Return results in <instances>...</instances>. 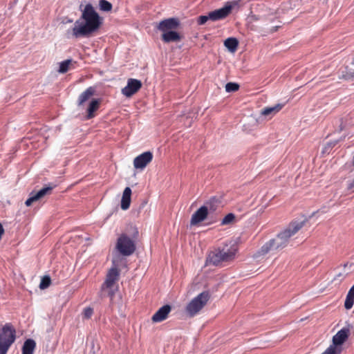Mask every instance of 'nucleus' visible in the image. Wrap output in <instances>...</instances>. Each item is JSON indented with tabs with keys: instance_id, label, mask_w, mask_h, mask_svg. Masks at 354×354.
I'll return each instance as SVG.
<instances>
[{
	"instance_id": "obj_1",
	"label": "nucleus",
	"mask_w": 354,
	"mask_h": 354,
	"mask_svg": "<svg viewBox=\"0 0 354 354\" xmlns=\"http://www.w3.org/2000/svg\"><path fill=\"white\" fill-rule=\"evenodd\" d=\"M102 24V19L91 3L85 6L80 19L77 20L72 29L75 38L87 37L96 32Z\"/></svg>"
},
{
	"instance_id": "obj_2",
	"label": "nucleus",
	"mask_w": 354,
	"mask_h": 354,
	"mask_svg": "<svg viewBox=\"0 0 354 354\" xmlns=\"http://www.w3.org/2000/svg\"><path fill=\"white\" fill-rule=\"evenodd\" d=\"M307 219L302 221H293L290 223L288 227L279 233L276 237L270 239L253 254L254 259H258L261 256H265L270 251L281 250L286 248L288 243L289 239L295 234L305 224Z\"/></svg>"
},
{
	"instance_id": "obj_3",
	"label": "nucleus",
	"mask_w": 354,
	"mask_h": 354,
	"mask_svg": "<svg viewBox=\"0 0 354 354\" xmlns=\"http://www.w3.org/2000/svg\"><path fill=\"white\" fill-rule=\"evenodd\" d=\"M237 250L238 246L236 243L231 241L222 248L211 252L207 259V263L213 266H218L222 262L232 261L234 259Z\"/></svg>"
},
{
	"instance_id": "obj_4",
	"label": "nucleus",
	"mask_w": 354,
	"mask_h": 354,
	"mask_svg": "<svg viewBox=\"0 0 354 354\" xmlns=\"http://www.w3.org/2000/svg\"><path fill=\"white\" fill-rule=\"evenodd\" d=\"M132 233L130 236L122 234L117 240L115 248L123 256L128 257L134 253L136 250V242L138 237V230L136 227L130 226Z\"/></svg>"
},
{
	"instance_id": "obj_5",
	"label": "nucleus",
	"mask_w": 354,
	"mask_h": 354,
	"mask_svg": "<svg viewBox=\"0 0 354 354\" xmlns=\"http://www.w3.org/2000/svg\"><path fill=\"white\" fill-rule=\"evenodd\" d=\"M16 337V329L11 323H6L0 328V354L7 353Z\"/></svg>"
},
{
	"instance_id": "obj_6",
	"label": "nucleus",
	"mask_w": 354,
	"mask_h": 354,
	"mask_svg": "<svg viewBox=\"0 0 354 354\" xmlns=\"http://www.w3.org/2000/svg\"><path fill=\"white\" fill-rule=\"evenodd\" d=\"M209 299L210 294L208 291L200 293L187 305L185 308L187 315L190 317L195 316L207 304Z\"/></svg>"
},
{
	"instance_id": "obj_7",
	"label": "nucleus",
	"mask_w": 354,
	"mask_h": 354,
	"mask_svg": "<svg viewBox=\"0 0 354 354\" xmlns=\"http://www.w3.org/2000/svg\"><path fill=\"white\" fill-rule=\"evenodd\" d=\"M352 326L349 324L339 330L332 339V344L329 346L337 354H341L343 351L342 345L348 339Z\"/></svg>"
},
{
	"instance_id": "obj_8",
	"label": "nucleus",
	"mask_w": 354,
	"mask_h": 354,
	"mask_svg": "<svg viewBox=\"0 0 354 354\" xmlns=\"http://www.w3.org/2000/svg\"><path fill=\"white\" fill-rule=\"evenodd\" d=\"M119 275L120 272L118 269L115 267L111 268L109 270L106 275V280L102 286V291H105V288L111 289L113 286L115 282L118 280ZM113 295L114 292L112 290H108V295L111 297V298L113 297Z\"/></svg>"
},
{
	"instance_id": "obj_9",
	"label": "nucleus",
	"mask_w": 354,
	"mask_h": 354,
	"mask_svg": "<svg viewBox=\"0 0 354 354\" xmlns=\"http://www.w3.org/2000/svg\"><path fill=\"white\" fill-rule=\"evenodd\" d=\"M207 218L212 219V221L209 222V223H212L214 221L213 220V216H209L208 212H207V207L201 206L192 214L190 220V225H198L200 223Z\"/></svg>"
},
{
	"instance_id": "obj_10",
	"label": "nucleus",
	"mask_w": 354,
	"mask_h": 354,
	"mask_svg": "<svg viewBox=\"0 0 354 354\" xmlns=\"http://www.w3.org/2000/svg\"><path fill=\"white\" fill-rule=\"evenodd\" d=\"M142 84L140 80L129 78L127 86L122 89V93L124 96L130 97L136 93L142 88Z\"/></svg>"
},
{
	"instance_id": "obj_11",
	"label": "nucleus",
	"mask_w": 354,
	"mask_h": 354,
	"mask_svg": "<svg viewBox=\"0 0 354 354\" xmlns=\"http://www.w3.org/2000/svg\"><path fill=\"white\" fill-rule=\"evenodd\" d=\"M153 153L151 151H145L136 157L133 160V166L136 169L142 170L151 162Z\"/></svg>"
},
{
	"instance_id": "obj_12",
	"label": "nucleus",
	"mask_w": 354,
	"mask_h": 354,
	"mask_svg": "<svg viewBox=\"0 0 354 354\" xmlns=\"http://www.w3.org/2000/svg\"><path fill=\"white\" fill-rule=\"evenodd\" d=\"M232 9V6L231 5H226L223 8L212 11L209 12V20L216 21L225 19L231 12Z\"/></svg>"
},
{
	"instance_id": "obj_13",
	"label": "nucleus",
	"mask_w": 354,
	"mask_h": 354,
	"mask_svg": "<svg viewBox=\"0 0 354 354\" xmlns=\"http://www.w3.org/2000/svg\"><path fill=\"white\" fill-rule=\"evenodd\" d=\"M180 24L179 19L177 18H169L161 21L157 26V28L163 32L170 31L176 29Z\"/></svg>"
},
{
	"instance_id": "obj_14",
	"label": "nucleus",
	"mask_w": 354,
	"mask_h": 354,
	"mask_svg": "<svg viewBox=\"0 0 354 354\" xmlns=\"http://www.w3.org/2000/svg\"><path fill=\"white\" fill-rule=\"evenodd\" d=\"M171 310V306L166 304L160 308L152 316L151 321L153 323L161 322L165 320Z\"/></svg>"
},
{
	"instance_id": "obj_15",
	"label": "nucleus",
	"mask_w": 354,
	"mask_h": 354,
	"mask_svg": "<svg viewBox=\"0 0 354 354\" xmlns=\"http://www.w3.org/2000/svg\"><path fill=\"white\" fill-rule=\"evenodd\" d=\"M221 204V199L220 198L212 196L208 201H207L203 206L207 207V212H208L209 216H213L212 214L216 212L217 209L220 207Z\"/></svg>"
},
{
	"instance_id": "obj_16",
	"label": "nucleus",
	"mask_w": 354,
	"mask_h": 354,
	"mask_svg": "<svg viewBox=\"0 0 354 354\" xmlns=\"http://www.w3.org/2000/svg\"><path fill=\"white\" fill-rule=\"evenodd\" d=\"M101 102L100 99H93L87 108V119H91L95 117V112L99 109Z\"/></svg>"
},
{
	"instance_id": "obj_17",
	"label": "nucleus",
	"mask_w": 354,
	"mask_h": 354,
	"mask_svg": "<svg viewBox=\"0 0 354 354\" xmlns=\"http://www.w3.org/2000/svg\"><path fill=\"white\" fill-rule=\"evenodd\" d=\"M162 39L165 43L179 41L181 39L180 34L176 31L170 30L163 32Z\"/></svg>"
},
{
	"instance_id": "obj_18",
	"label": "nucleus",
	"mask_w": 354,
	"mask_h": 354,
	"mask_svg": "<svg viewBox=\"0 0 354 354\" xmlns=\"http://www.w3.org/2000/svg\"><path fill=\"white\" fill-rule=\"evenodd\" d=\"M131 189L130 187H127L123 192L121 200V208L123 210H126L129 207L131 203Z\"/></svg>"
},
{
	"instance_id": "obj_19",
	"label": "nucleus",
	"mask_w": 354,
	"mask_h": 354,
	"mask_svg": "<svg viewBox=\"0 0 354 354\" xmlns=\"http://www.w3.org/2000/svg\"><path fill=\"white\" fill-rule=\"evenodd\" d=\"M284 106V104H277L274 106L266 107L261 111V114L264 116H273L278 113Z\"/></svg>"
},
{
	"instance_id": "obj_20",
	"label": "nucleus",
	"mask_w": 354,
	"mask_h": 354,
	"mask_svg": "<svg viewBox=\"0 0 354 354\" xmlns=\"http://www.w3.org/2000/svg\"><path fill=\"white\" fill-rule=\"evenodd\" d=\"M56 187L55 185L49 184L48 185H46L44 187L41 189L37 193L33 192V195L35 196L37 201L42 198L46 195H50L52 193L53 189Z\"/></svg>"
},
{
	"instance_id": "obj_21",
	"label": "nucleus",
	"mask_w": 354,
	"mask_h": 354,
	"mask_svg": "<svg viewBox=\"0 0 354 354\" xmlns=\"http://www.w3.org/2000/svg\"><path fill=\"white\" fill-rule=\"evenodd\" d=\"M95 88L92 86L88 87L86 91H84L78 98V106L82 105L85 102H86L91 96H93L95 93Z\"/></svg>"
},
{
	"instance_id": "obj_22",
	"label": "nucleus",
	"mask_w": 354,
	"mask_h": 354,
	"mask_svg": "<svg viewBox=\"0 0 354 354\" xmlns=\"http://www.w3.org/2000/svg\"><path fill=\"white\" fill-rule=\"evenodd\" d=\"M35 346L36 344L33 339H26L22 346V354H33Z\"/></svg>"
},
{
	"instance_id": "obj_23",
	"label": "nucleus",
	"mask_w": 354,
	"mask_h": 354,
	"mask_svg": "<svg viewBox=\"0 0 354 354\" xmlns=\"http://www.w3.org/2000/svg\"><path fill=\"white\" fill-rule=\"evenodd\" d=\"M224 45L229 51L234 53L238 48L239 41L236 38L229 37L225 40Z\"/></svg>"
},
{
	"instance_id": "obj_24",
	"label": "nucleus",
	"mask_w": 354,
	"mask_h": 354,
	"mask_svg": "<svg viewBox=\"0 0 354 354\" xmlns=\"http://www.w3.org/2000/svg\"><path fill=\"white\" fill-rule=\"evenodd\" d=\"M353 303H354V295L348 292L346 295V300L344 302L345 308L347 310L351 309L353 306Z\"/></svg>"
},
{
	"instance_id": "obj_25",
	"label": "nucleus",
	"mask_w": 354,
	"mask_h": 354,
	"mask_svg": "<svg viewBox=\"0 0 354 354\" xmlns=\"http://www.w3.org/2000/svg\"><path fill=\"white\" fill-rule=\"evenodd\" d=\"M100 9L102 11L109 12L112 9V4L106 0H100Z\"/></svg>"
},
{
	"instance_id": "obj_26",
	"label": "nucleus",
	"mask_w": 354,
	"mask_h": 354,
	"mask_svg": "<svg viewBox=\"0 0 354 354\" xmlns=\"http://www.w3.org/2000/svg\"><path fill=\"white\" fill-rule=\"evenodd\" d=\"M348 274V273L346 272L345 271L343 272H339L334 277L332 282L335 283L336 284H339L346 279Z\"/></svg>"
},
{
	"instance_id": "obj_27",
	"label": "nucleus",
	"mask_w": 354,
	"mask_h": 354,
	"mask_svg": "<svg viewBox=\"0 0 354 354\" xmlns=\"http://www.w3.org/2000/svg\"><path fill=\"white\" fill-rule=\"evenodd\" d=\"M72 62L71 59H66L64 62H62L59 64V68L58 72L59 73H65L68 71L69 65Z\"/></svg>"
},
{
	"instance_id": "obj_28",
	"label": "nucleus",
	"mask_w": 354,
	"mask_h": 354,
	"mask_svg": "<svg viewBox=\"0 0 354 354\" xmlns=\"http://www.w3.org/2000/svg\"><path fill=\"white\" fill-rule=\"evenodd\" d=\"M51 279L49 276H44L41 278V282L39 284V288L41 290L46 289L48 288L50 285Z\"/></svg>"
},
{
	"instance_id": "obj_29",
	"label": "nucleus",
	"mask_w": 354,
	"mask_h": 354,
	"mask_svg": "<svg viewBox=\"0 0 354 354\" xmlns=\"http://www.w3.org/2000/svg\"><path fill=\"white\" fill-rule=\"evenodd\" d=\"M240 86L235 82H228L225 85V91L228 93L235 92L239 90Z\"/></svg>"
},
{
	"instance_id": "obj_30",
	"label": "nucleus",
	"mask_w": 354,
	"mask_h": 354,
	"mask_svg": "<svg viewBox=\"0 0 354 354\" xmlns=\"http://www.w3.org/2000/svg\"><path fill=\"white\" fill-rule=\"evenodd\" d=\"M235 220V215L232 213L227 214L222 220L221 225H228L233 223Z\"/></svg>"
},
{
	"instance_id": "obj_31",
	"label": "nucleus",
	"mask_w": 354,
	"mask_h": 354,
	"mask_svg": "<svg viewBox=\"0 0 354 354\" xmlns=\"http://www.w3.org/2000/svg\"><path fill=\"white\" fill-rule=\"evenodd\" d=\"M93 313V309L91 307L84 308L82 315L84 319H90Z\"/></svg>"
},
{
	"instance_id": "obj_32",
	"label": "nucleus",
	"mask_w": 354,
	"mask_h": 354,
	"mask_svg": "<svg viewBox=\"0 0 354 354\" xmlns=\"http://www.w3.org/2000/svg\"><path fill=\"white\" fill-rule=\"evenodd\" d=\"M208 20H209V14L207 15H201L198 17L197 23L198 25H203Z\"/></svg>"
},
{
	"instance_id": "obj_33",
	"label": "nucleus",
	"mask_w": 354,
	"mask_h": 354,
	"mask_svg": "<svg viewBox=\"0 0 354 354\" xmlns=\"http://www.w3.org/2000/svg\"><path fill=\"white\" fill-rule=\"evenodd\" d=\"M37 201L33 195V192H31L30 194V197L26 201L25 204L26 206H30L32 203Z\"/></svg>"
},
{
	"instance_id": "obj_34",
	"label": "nucleus",
	"mask_w": 354,
	"mask_h": 354,
	"mask_svg": "<svg viewBox=\"0 0 354 354\" xmlns=\"http://www.w3.org/2000/svg\"><path fill=\"white\" fill-rule=\"evenodd\" d=\"M353 189H354V178L351 181L348 182V185H347V189L348 191L353 192Z\"/></svg>"
},
{
	"instance_id": "obj_35",
	"label": "nucleus",
	"mask_w": 354,
	"mask_h": 354,
	"mask_svg": "<svg viewBox=\"0 0 354 354\" xmlns=\"http://www.w3.org/2000/svg\"><path fill=\"white\" fill-rule=\"evenodd\" d=\"M338 141L339 140H334V141L328 142L326 144V148H332V147H335L338 143Z\"/></svg>"
},
{
	"instance_id": "obj_36",
	"label": "nucleus",
	"mask_w": 354,
	"mask_h": 354,
	"mask_svg": "<svg viewBox=\"0 0 354 354\" xmlns=\"http://www.w3.org/2000/svg\"><path fill=\"white\" fill-rule=\"evenodd\" d=\"M322 354H337L335 351H333L331 348L328 347L324 353Z\"/></svg>"
},
{
	"instance_id": "obj_37",
	"label": "nucleus",
	"mask_w": 354,
	"mask_h": 354,
	"mask_svg": "<svg viewBox=\"0 0 354 354\" xmlns=\"http://www.w3.org/2000/svg\"><path fill=\"white\" fill-rule=\"evenodd\" d=\"M348 292L354 295V285L351 288Z\"/></svg>"
},
{
	"instance_id": "obj_38",
	"label": "nucleus",
	"mask_w": 354,
	"mask_h": 354,
	"mask_svg": "<svg viewBox=\"0 0 354 354\" xmlns=\"http://www.w3.org/2000/svg\"><path fill=\"white\" fill-rule=\"evenodd\" d=\"M344 129L343 122H342L339 125V131H342Z\"/></svg>"
},
{
	"instance_id": "obj_39",
	"label": "nucleus",
	"mask_w": 354,
	"mask_h": 354,
	"mask_svg": "<svg viewBox=\"0 0 354 354\" xmlns=\"http://www.w3.org/2000/svg\"><path fill=\"white\" fill-rule=\"evenodd\" d=\"M314 214H315V212H313L310 217L313 216Z\"/></svg>"
}]
</instances>
